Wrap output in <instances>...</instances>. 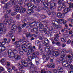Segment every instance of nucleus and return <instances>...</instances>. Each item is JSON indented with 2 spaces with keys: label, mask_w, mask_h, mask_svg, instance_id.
I'll list each match as a JSON object with an SVG mask.
<instances>
[{
  "label": "nucleus",
  "mask_w": 73,
  "mask_h": 73,
  "mask_svg": "<svg viewBox=\"0 0 73 73\" xmlns=\"http://www.w3.org/2000/svg\"><path fill=\"white\" fill-rule=\"evenodd\" d=\"M54 36H55L57 38H58V37H60V35L58 34H55L54 35Z\"/></svg>",
  "instance_id": "nucleus-58"
},
{
  "label": "nucleus",
  "mask_w": 73,
  "mask_h": 73,
  "mask_svg": "<svg viewBox=\"0 0 73 73\" xmlns=\"http://www.w3.org/2000/svg\"><path fill=\"white\" fill-rule=\"evenodd\" d=\"M24 3V0H19V3H18L19 5H22Z\"/></svg>",
  "instance_id": "nucleus-50"
},
{
  "label": "nucleus",
  "mask_w": 73,
  "mask_h": 73,
  "mask_svg": "<svg viewBox=\"0 0 73 73\" xmlns=\"http://www.w3.org/2000/svg\"><path fill=\"white\" fill-rule=\"evenodd\" d=\"M28 8L29 10H31L32 11H33V10L35 8V5H32L31 6L28 7Z\"/></svg>",
  "instance_id": "nucleus-20"
},
{
  "label": "nucleus",
  "mask_w": 73,
  "mask_h": 73,
  "mask_svg": "<svg viewBox=\"0 0 73 73\" xmlns=\"http://www.w3.org/2000/svg\"><path fill=\"white\" fill-rule=\"evenodd\" d=\"M17 14V13L16 12H12L11 13V15L12 16H15V15H16Z\"/></svg>",
  "instance_id": "nucleus-61"
},
{
  "label": "nucleus",
  "mask_w": 73,
  "mask_h": 73,
  "mask_svg": "<svg viewBox=\"0 0 73 73\" xmlns=\"http://www.w3.org/2000/svg\"><path fill=\"white\" fill-rule=\"evenodd\" d=\"M58 67L57 68V71L58 73H62L64 71V70L60 67H59L60 66H58Z\"/></svg>",
  "instance_id": "nucleus-13"
},
{
  "label": "nucleus",
  "mask_w": 73,
  "mask_h": 73,
  "mask_svg": "<svg viewBox=\"0 0 73 73\" xmlns=\"http://www.w3.org/2000/svg\"><path fill=\"white\" fill-rule=\"evenodd\" d=\"M36 56H35V52L32 53V54L31 56H29L27 57V60L29 61H32L33 59H35Z\"/></svg>",
  "instance_id": "nucleus-7"
},
{
  "label": "nucleus",
  "mask_w": 73,
  "mask_h": 73,
  "mask_svg": "<svg viewBox=\"0 0 73 73\" xmlns=\"http://www.w3.org/2000/svg\"><path fill=\"white\" fill-rule=\"evenodd\" d=\"M54 9L53 7H51L50 8V10H49L50 11V12H53V11H54Z\"/></svg>",
  "instance_id": "nucleus-52"
},
{
  "label": "nucleus",
  "mask_w": 73,
  "mask_h": 73,
  "mask_svg": "<svg viewBox=\"0 0 73 73\" xmlns=\"http://www.w3.org/2000/svg\"><path fill=\"white\" fill-rule=\"evenodd\" d=\"M36 22H33L31 24V25L32 27H35V26H36Z\"/></svg>",
  "instance_id": "nucleus-53"
},
{
  "label": "nucleus",
  "mask_w": 73,
  "mask_h": 73,
  "mask_svg": "<svg viewBox=\"0 0 73 73\" xmlns=\"http://www.w3.org/2000/svg\"><path fill=\"white\" fill-rule=\"evenodd\" d=\"M10 23H8V25H12V27L11 28L12 31H13L15 32L16 31V29H17V26L15 25V23H16V21L13 20V18L11 17L9 19Z\"/></svg>",
  "instance_id": "nucleus-1"
},
{
  "label": "nucleus",
  "mask_w": 73,
  "mask_h": 73,
  "mask_svg": "<svg viewBox=\"0 0 73 73\" xmlns=\"http://www.w3.org/2000/svg\"><path fill=\"white\" fill-rule=\"evenodd\" d=\"M28 50V52H29V53H32L34 51L33 49L32 48Z\"/></svg>",
  "instance_id": "nucleus-48"
},
{
  "label": "nucleus",
  "mask_w": 73,
  "mask_h": 73,
  "mask_svg": "<svg viewBox=\"0 0 73 73\" xmlns=\"http://www.w3.org/2000/svg\"><path fill=\"white\" fill-rule=\"evenodd\" d=\"M66 50L64 49L61 52V57L60 58H62V59H63V61H64V60L65 59H66L67 58H68V57L65 54V52H64V51H66Z\"/></svg>",
  "instance_id": "nucleus-5"
},
{
  "label": "nucleus",
  "mask_w": 73,
  "mask_h": 73,
  "mask_svg": "<svg viewBox=\"0 0 73 73\" xmlns=\"http://www.w3.org/2000/svg\"><path fill=\"white\" fill-rule=\"evenodd\" d=\"M66 2H63L62 4V7L63 9L65 8L66 7Z\"/></svg>",
  "instance_id": "nucleus-34"
},
{
  "label": "nucleus",
  "mask_w": 73,
  "mask_h": 73,
  "mask_svg": "<svg viewBox=\"0 0 73 73\" xmlns=\"http://www.w3.org/2000/svg\"><path fill=\"white\" fill-rule=\"evenodd\" d=\"M16 2V1L15 0H11L9 1V4L11 5H15Z\"/></svg>",
  "instance_id": "nucleus-22"
},
{
  "label": "nucleus",
  "mask_w": 73,
  "mask_h": 73,
  "mask_svg": "<svg viewBox=\"0 0 73 73\" xmlns=\"http://www.w3.org/2000/svg\"><path fill=\"white\" fill-rule=\"evenodd\" d=\"M42 0H36L35 3L36 4H40L41 2L42 3Z\"/></svg>",
  "instance_id": "nucleus-42"
},
{
  "label": "nucleus",
  "mask_w": 73,
  "mask_h": 73,
  "mask_svg": "<svg viewBox=\"0 0 73 73\" xmlns=\"http://www.w3.org/2000/svg\"><path fill=\"white\" fill-rule=\"evenodd\" d=\"M25 5H27L28 4L29 1L28 0H25Z\"/></svg>",
  "instance_id": "nucleus-56"
},
{
  "label": "nucleus",
  "mask_w": 73,
  "mask_h": 73,
  "mask_svg": "<svg viewBox=\"0 0 73 73\" xmlns=\"http://www.w3.org/2000/svg\"><path fill=\"white\" fill-rule=\"evenodd\" d=\"M5 61H6L5 60V59H2L1 60V63L3 65H5Z\"/></svg>",
  "instance_id": "nucleus-30"
},
{
  "label": "nucleus",
  "mask_w": 73,
  "mask_h": 73,
  "mask_svg": "<svg viewBox=\"0 0 73 73\" xmlns=\"http://www.w3.org/2000/svg\"><path fill=\"white\" fill-rule=\"evenodd\" d=\"M9 5H10V4L9 3H6L5 5L4 6L3 8L4 9H8V7L9 6Z\"/></svg>",
  "instance_id": "nucleus-28"
},
{
  "label": "nucleus",
  "mask_w": 73,
  "mask_h": 73,
  "mask_svg": "<svg viewBox=\"0 0 73 73\" xmlns=\"http://www.w3.org/2000/svg\"><path fill=\"white\" fill-rule=\"evenodd\" d=\"M8 22V18H6L3 21V24L4 25H7V23Z\"/></svg>",
  "instance_id": "nucleus-33"
},
{
  "label": "nucleus",
  "mask_w": 73,
  "mask_h": 73,
  "mask_svg": "<svg viewBox=\"0 0 73 73\" xmlns=\"http://www.w3.org/2000/svg\"><path fill=\"white\" fill-rule=\"evenodd\" d=\"M11 33V32H9V33L7 35V36H9L10 37H12V40L13 41V44L16 45H19V42H20L18 41L14 42V41H15V36H13L12 35V33Z\"/></svg>",
  "instance_id": "nucleus-3"
},
{
  "label": "nucleus",
  "mask_w": 73,
  "mask_h": 73,
  "mask_svg": "<svg viewBox=\"0 0 73 73\" xmlns=\"http://www.w3.org/2000/svg\"><path fill=\"white\" fill-rule=\"evenodd\" d=\"M42 9L43 10L45 11H46V12H47V11H49V8L48 7H44L42 8Z\"/></svg>",
  "instance_id": "nucleus-35"
},
{
  "label": "nucleus",
  "mask_w": 73,
  "mask_h": 73,
  "mask_svg": "<svg viewBox=\"0 0 73 73\" xmlns=\"http://www.w3.org/2000/svg\"><path fill=\"white\" fill-rule=\"evenodd\" d=\"M58 24H56V25H54L55 27V29H58L59 28H60V26L58 25Z\"/></svg>",
  "instance_id": "nucleus-39"
},
{
  "label": "nucleus",
  "mask_w": 73,
  "mask_h": 73,
  "mask_svg": "<svg viewBox=\"0 0 73 73\" xmlns=\"http://www.w3.org/2000/svg\"><path fill=\"white\" fill-rule=\"evenodd\" d=\"M66 1L67 3H68V4H69L72 3L70 1H72V0H66Z\"/></svg>",
  "instance_id": "nucleus-62"
},
{
  "label": "nucleus",
  "mask_w": 73,
  "mask_h": 73,
  "mask_svg": "<svg viewBox=\"0 0 73 73\" xmlns=\"http://www.w3.org/2000/svg\"><path fill=\"white\" fill-rule=\"evenodd\" d=\"M14 57L16 60H20L21 58L20 56L17 54H15Z\"/></svg>",
  "instance_id": "nucleus-23"
},
{
  "label": "nucleus",
  "mask_w": 73,
  "mask_h": 73,
  "mask_svg": "<svg viewBox=\"0 0 73 73\" xmlns=\"http://www.w3.org/2000/svg\"><path fill=\"white\" fill-rule=\"evenodd\" d=\"M44 33H45V34H47V32H50L49 28H48V27H47L46 29H44Z\"/></svg>",
  "instance_id": "nucleus-19"
},
{
  "label": "nucleus",
  "mask_w": 73,
  "mask_h": 73,
  "mask_svg": "<svg viewBox=\"0 0 73 73\" xmlns=\"http://www.w3.org/2000/svg\"><path fill=\"white\" fill-rule=\"evenodd\" d=\"M60 54V52H58L57 51H55L54 52V53L53 54L54 56H55V57H57L58 56V55Z\"/></svg>",
  "instance_id": "nucleus-21"
},
{
  "label": "nucleus",
  "mask_w": 73,
  "mask_h": 73,
  "mask_svg": "<svg viewBox=\"0 0 73 73\" xmlns=\"http://www.w3.org/2000/svg\"><path fill=\"white\" fill-rule=\"evenodd\" d=\"M47 12L48 16H50V15H52V12H50V11H49V10Z\"/></svg>",
  "instance_id": "nucleus-57"
},
{
  "label": "nucleus",
  "mask_w": 73,
  "mask_h": 73,
  "mask_svg": "<svg viewBox=\"0 0 73 73\" xmlns=\"http://www.w3.org/2000/svg\"><path fill=\"white\" fill-rule=\"evenodd\" d=\"M57 16L59 18H64L65 17V13H62L60 12H59L57 13Z\"/></svg>",
  "instance_id": "nucleus-10"
},
{
  "label": "nucleus",
  "mask_w": 73,
  "mask_h": 73,
  "mask_svg": "<svg viewBox=\"0 0 73 73\" xmlns=\"http://www.w3.org/2000/svg\"><path fill=\"white\" fill-rule=\"evenodd\" d=\"M19 53L21 56H22V55L24 54V52L23 51H21V50H19Z\"/></svg>",
  "instance_id": "nucleus-46"
},
{
  "label": "nucleus",
  "mask_w": 73,
  "mask_h": 73,
  "mask_svg": "<svg viewBox=\"0 0 73 73\" xmlns=\"http://www.w3.org/2000/svg\"><path fill=\"white\" fill-rule=\"evenodd\" d=\"M26 36L27 38H29V37H37V35H35V34H33L32 35L31 33H29L26 35Z\"/></svg>",
  "instance_id": "nucleus-14"
},
{
  "label": "nucleus",
  "mask_w": 73,
  "mask_h": 73,
  "mask_svg": "<svg viewBox=\"0 0 73 73\" xmlns=\"http://www.w3.org/2000/svg\"><path fill=\"white\" fill-rule=\"evenodd\" d=\"M38 30H39L40 33H44V30H43V29H39Z\"/></svg>",
  "instance_id": "nucleus-55"
},
{
  "label": "nucleus",
  "mask_w": 73,
  "mask_h": 73,
  "mask_svg": "<svg viewBox=\"0 0 73 73\" xmlns=\"http://www.w3.org/2000/svg\"><path fill=\"white\" fill-rule=\"evenodd\" d=\"M33 48L34 49V50L35 51H36V50H37V48H36L35 46H33Z\"/></svg>",
  "instance_id": "nucleus-63"
},
{
  "label": "nucleus",
  "mask_w": 73,
  "mask_h": 73,
  "mask_svg": "<svg viewBox=\"0 0 73 73\" xmlns=\"http://www.w3.org/2000/svg\"><path fill=\"white\" fill-rule=\"evenodd\" d=\"M26 48H28V49H30V48H32V44L31 43H29L27 44L26 45Z\"/></svg>",
  "instance_id": "nucleus-25"
},
{
  "label": "nucleus",
  "mask_w": 73,
  "mask_h": 73,
  "mask_svg": "<svg viewBox=\"0 0 73 73\" xmlns=\"http://www.w3.org/2000/svg\"><path fill=\"white\" fill-rule=\"evenodd\" d=\"M71 43V40L70 39H69L67 42V44H70Z\"/></svg>",
  "instance_id": "nucleus-64"
},
{
  "label": "nucleus",
  "mask_w": 73,
  "mask_h": 73,
  "mask_svg": "<svg viewBox=\"0 0 73 73\" xmlns=\"http://www.w3.org/2000/svg\"><path fill=\"white\" fill-rule=\"evenodd\" d=\"M33 29L34 31L36 33V35H38V30H37V29L36 28H34Z\"/></svg>",
  "instance_id": "nucleus-38"
},
{
  "label": "nucleus",
  "mask_w": 73,
  "mask_h": 73,
  "mask_svg": "<svg viewBox=\"0 0 73 73\" xmlns=\"http://www.w3.org/2000/svg\"><path fill=\"white\" fill-rule=\"evenodd\" d=\"M4 71V68L1 67H0V73H1L2 71Z\"/></svg>",
  "instance_id": "nucleus-54"
},
{
  "label": "nucleus",
  "mask_w": 73,
  "mask_h": 73,
  "mask_svg": "<svg viewBox=\"0 0 73 73\" xmlns=\"http://www.w3.org/2000/svg\"><path fill=\"white\" fill-rule=\"evenodd\" d=\"M40 17L42 19H45L46 18V16L43 14L41 15L40 16Z\"/></svg>",
  "instance_id": "nucleus-45"
},
{
  "label": "nucleus",
  "mask_w": 73,
  "mask_h": 73,
  "mask_svg": "<svg viewBox=\"0 0 73 73\" xmlns=\"http://www.w3.org/2000/svg\"><path fill=\"white\" fill-rule=\"evenodd\" d=\"M21 62L23 66H25V67H27V66H28L27 62H25V61L24 60H21Z\"/></svg>",
  "instance_id": "nucleus-15"
},
{
  "label": "nucleus",
  "mask_w": 73,
  "mask_h": 73,
  "mask_svg": "<svg viewBox=\"0 0 73 73\" xmlns=\"http://www.w3.org/2000/svg\"><path fill=\"white\" fill-rule=\"evenodd\" d=\"M4 44L2 45V46H0V48H1V49L0 50V53L2 52H4V51H5V47L4 46Z\"/></svg>",
  "instance_id": "nucleus-24"
},
{
  "label": "nucleus",
  "mask_w": 73,
  "mask_h": 73,
  "mask_svg": "<svg viewBox=\"0 0 73 73\" xmlns=\"http://www.w3.org/2000/svg\"><path fill=\"white\" fill-rule=\"evenodd\" d=\"M40 53L38 52H34V56H35V57L34 58L35 59V60L36 61V62H37L38 64V61H40V59L39 58L37 57V55H38Z\"/></svg>",
  "instance_id": "nucleus-12"
},
{
  "label": "nucleus",
  "mask_w": 73,
  "mask_h": 73,
  "mask_svg": "<svg viewBox=\"0 0 73 73\" xmlns=\"http://www.w3.org/2000/svg\"><path fill=\"white\" fill-rule=\"evenodd\" d=\"M42 7L40 6L37 9H35V11H37V12H40V11H42Z\"/></svg>",
  "instance_id": "nucleus-31"
},
{
  "label": "nucleus",
  "mask_w": 73,
  "mask_h": 73,
  "mask_svg": "<svg viewBox=\"0 0 73 73\" xmlns=\"http://www.w3.org/2000/svg\"><path fill=\"white\" fill-rule=\"evenodd\" d=\"M5 9L6 13L7 14H9L10 13H11V11L10 10V9H8H8Z\"/></svg>",
  "instance_id": "nucleus-41"
},
{
  "label": "nucleus",
  "mask_w": 73,
  "mask_h": 73,
  "mask_svg": "<svg viewBox=\"0 0 73 73\" xmlns=\"http://www.w3.org/2000/svg\"><path fill=\"white\" fill-rule=\"evenodd\" d=\"M14 9L15 12H19L20 13H24L27 10V9L25 8H21L20 7L15 6L14 7Z\"/></svg>",
  "instance_id": "nucleus-2"
},
{
  "label": "nucleus",
  "mask_w": 73,
  "mask_h": 73,
  "mask_svg": "<svg viewBox=\"0 0 73 73\" xmlns=\"http://www.w3.org/2000/svg\"><path fill=\"white\" fill-rule=\"evenodd\" d=\"M33 64L32 62H30V63L29 64V68H31L32 66H33Z\"/></svg>",
  "instance_id": "nucleus-47"
},
{
  "label": "nucleus",
  "mask_w": 73,
  "mask_h": 73,
  "mask_svg": "<svg viewBox=\"0 0 73 73\" xmlns=\"http://www.w3.org/2000/svg\"><path fill=\"white\" fill-rule=\"evenodd\" d=\"M54 50H53V49H52L50 50V51L49 52V54H48V55H51V54H52V56H53V54H54Z\"/></svg>",
  "instance_id": "nucleus-32"
},
{
  "label": "nucleus",
  "mask_w": 73,
  "mask_h": 73,
  "mask_svg": "<svg viewBox=\"0 0 73 73\" xmlns=\"http://www.w3.org/2000/svg\"><path fill=\"white\" fill-rule=\"evenodd\" d=\"M41 44V42L39 40H36L35 42V44L36 45H40Z\"/></svg>",
  "instance_id": "nucleus-36"
},
{
  "label": "nucleus",
  "mask_w": 73,
  "mask_h": 73,
  "mask_svg": "<svg viewBox=\"0 0 73 73\" xmlns=\"http://www.w3.org/2000/svg\"><path fill=\"white\" fill-rule=\"evenodd\" d=\"M36 66H34L33 67L29 69L30 72L33 73H37V72L36 71Z\"/></svg>",
  "instance_id": "nucleus-11"
},
{
  "label": "nucleus",
  "mask_w": 73,
  "mask_h": 73,
  "mask_svg": "<svg viewBox=\"0 0 73 73\" xmlns=\"http://www.w3.org/2000/svg\"><path fill=\"white\" fill-rule=\"evenodd\" d=\"M64 65V67H66V68L70 69L73 70V65L71 63H69L67 61H65V62H63V63Z\"/></svg>",
  "instance_id": "nucleus-4"
},
{
  "label": "nucleus",
  "mask_w": 73,
  "mask_h": 73,
  "mask_svg": "<svg viewBox=\"0 0 73 73\" xmlns=\"http://www.w3.org/2000/svg\"><path fill=\"white\" fill-rule=\"evenodd\" d=\"M70 11V9L69 8H66L63 11H64V12L65 13V14L66 13H67L68 12H69Z\"/></svg>",
  "instance_id": "nucleus-27"
},
{
  "label": "nucleus",
  "mask_w": 73,
  "mask_h": 73,
  "mask_svg": "<svg viewBox=\"0 0 73 73\" xmlns=\"http://www.w3.org/2000/svg\"><path fill=\"white\" fill-rule=\"evenodd\" d=\"M56 61L57 64H60L61 62H62L63 61H64L63 59H62V58H60L59 59L58 58H57L56 59Z\"/></svg>",
  "instance_id": "nucleus-16"
},
{
  "label": "nucleus",
  "mask_w": 73,
  "mask_h": 73,
  "mask_svg": "<svg viewBox=\"0 0 73 73\" xmlns=\"http://www.w3.org/2000/svg\"><path fill=\"white\" fill-rule=\"evenodd\" d=\"M33 11H32V10H29L27 11V14H29V15H31V13H33Z\"/></svg>",
  "instance_id": "nucleus-44"
},
{
  "label": "nucleus",
  "mask_w": 73,
  "mask_h": 73,
  "mask_svg": "<svg viewBox=\"0 0 73 73\" xmlns=\"http://www.w3.org/2000/svg\"><path fill=\"white\" fill-rule=\"evenodd\" d=\"M47 66L49 68H54L55 67L54 64L53 63H51V64H48L47 65Z\"/></svg>",
  "instance_id": "nucleus-18"
},
{
  "label": "nucleus",
  "mask_w": 73,
  "mask_h": 73,
  "mask_svg": "<svg viewBox=\"0 0 73 73\" xmlns=\"http://www.w3.org/2000/svg\"><path fill=\"white\" fill-rule=\"evenodd\" d=\"M62 6L60 5H58L57 7V9L58 11H61L62 10Z\"/></svg>",
  "instance_id": "nucleus-26"
},
{
  "label": "nucleus",
  "mask_w": 73,
  "mask_h": 73,
  "mask_svg": "<svg viewBox=\"0 0 73 73\" xmlns=\"http://www.w3.org/2000/svg\"><path fill=\"white\" fill-rule=\"evenodd\" d=\"M69 7L70 8H73V3H69Z\"/></svg>",
  "instance_id": "nucleus-49"
},
{
  "label": "nucleus",
  "mask_w": 73,
  "mask_h": 73,
  "mask_svg": "<svg viewBox=\"0 0 73 73\" xmlns=\"http://www.w3.org/2000/svg\"><path fill=\"white\" fill-rule=\"evenodd\" d=\"M8 55L9 57L10 58H12V57H14L15 54L13 52L12 50H9L8 51Z\"/></svg>",
  "instance_id": "nucleus-6"
},
{
  "label": "nucleus",
  "mask_w": 73,
  "mask_h": 73,
  "mask_svg": "<svg viewBox=\"0 0 73 73\" xmlns=\"http://www.w3.org/2000/svg\"><path fill=\"white\" fill-rule=\"evenodd\" d=\"M22 28H24L25 27L26 28H28L29 26H28V25L27 24H26V23H24L22 25Z\"/></svg>",
  "instance_id": "nucleus-37"
},
{
  "label": "nucleus",
  "mask_w": 73,
  "mask_h": 73,
  "mask_svg": "<svg viewBox=\"0 0 73 73\" xmlns=\"http://www.w3.org/2000/svg\"><path fill=\"white\" fill-rule=\"evenodd\" d=\"M43 44L44 46L47 47L49 44V41L47 38H46L43 41Z\"/></svg>",
  "instance_id": "nucleus-8"
},
{
  "label": "nucleus",
  "mask_w": 73,
  "mask_h": 73,
  "mask_svg": "<svg viewBox=\"0 0 73 73\" xmlns=\"http://www.w3.org/2000/svg\"><path fill=\"white\" fill-rule=\"evenodd\" d=\"M44 51L46 52H49V51L50 50V49L46 47H44Z\"/></svg>",
  "instance_id": "nucleus-40"
},
{
  "label": "nucleus",
  "mask_w": 73,
  "mask_h": 73,
  "mask_svg": "<svg viewBox=\"0 0 73 73\" xmlns=\"http://www.w3.org/2000/svg\"><path fill=\"white\" fill-rule=\"evenodd\" d=\"M12 51L14 54L17 53V50L16 49H12Z\"/></svg>",
  "instance_id": "nucleus-43"
},
{
  "label": "nucleus",
  "mask_w": 73,
  "mask_h": 73,
  "mask_svg": "<svg viewBox=\"0 0 73 73\" xmlns=\"http://www.w3.org/2000/svg\"><path fill=\"white\" fill-rule=\"evenodd\" d=\"M57 4L56 3H54L53 2L52 3H50V6L51 7H54V6H56V5Z\"/></svg>",
  "instance_id": "nucleus-51"
},
{
  "label": "nucleus",
  "mask_w": 73,
  "mask_h": 73,
  "mask_svg": "<svg viewBox=\"0 0 73 73\" xmlns=\"http://www.w3.org/2000/svg\"><path fill=\"white\" fill-rule=\"evenodd\" d=\"M48 55H49L48 54H46V60H47V61L50 58V57H49V56H48Z\"/></svg>",
  "instance_id": "nucleus-60"
},
{
  "label": "nucleus",
  "mask_w": 73,
  "mask_h": 73,
  "mask_svg": "<svg viewBox=\"0 0 73 73\" xmlns=\"http://www.w3.org/2000/svg\"><path fill=\"white\" fill-rule=\"evenodd\" d=\"M40 22H38L37 23V25H38L39 27H37V29L38 28L39 29H43L44 30V29H45V27H44V25H43V24H40Z\"/></svg>",
  "instance_id": "nucleus-9"
},
{
  "label": "nucleus",
  "mask_w": 73,
  "mask_h": 73,
  "mask_svg": "<svg viewBox=\"0 0 73 73\" xmlns=\"http://www.w3.org/2000/svg\"><path fill=\"white\" fill-rule=\"evenodd\" d=\"M42 3L43 4L44 6V7H47L48 5V3H45V0H42Z\"/></svg>",
  "instance_id": "nucleus-29"
},
{
  "label": "nucleus",
  "mask_w": 73,
  "mask_h": 73,
  "mask_svg": "<svg viewBox=\"0 0 73 73\" xmlns=\"http://www.w3.org/2000/svg\"><path fill=\"white\" fill-rule=\"evenodd\" d=\"M66 36L67 35H63V36L64 38H61V41H62V42H66V39L65 38L66 37Z\"/></svg>",
  "instance_id": "nucleus-17"
},
{
  "label": "nucleus",
  "mask_w": 73,
  "mask_h": 73,
  "mask_svg": "<svg viewBox=\"0 0 73 73\" xmlns=\"http://www.w3.org/2000/svg\"><path fill=\"white\" fill-rule=\"evenodd\" d=\"M56 45H57V46H60L61 45V44H60V42H56L55 43Z\"/></svg>",
  "instance_id": "nucleus-59"
}]
</instances>
